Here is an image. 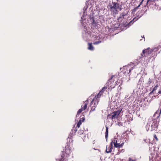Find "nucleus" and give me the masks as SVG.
I'll return each mask as SVG.
<instances>
[{
  "label": "nucleus",
  "instance_id": "1",
  "mask_svg": "<svg viewBox=\"0 0 161 161\" xmlns=\"http://www.w3.org/2000/svg\"><path fill=\"white\" fill-rule=\"evenodd\" d=\"M158 124V122L155 119L149 120L146 125V128L148 129L147 130L157 131Z\"/></svg>",
  "mask_w": 161,
  "mask_h": 161
},
{
  "label": "nucleus",
  "instance_id": "2",
  "mask_svg": "<svg viewBox=\"0 0 161 161\" xmlns=\"http://www.w3.org/2000/svg\"><path fill=\"white\" fill-rule=\"evenodd\" d=\"M112 3L113 5H110L108 6L110 11L113 13L114 14H117L119 10H121V7L117 3L112 2Z\"/></svg>",
  "mask_w": 161,
  "mask_h": 161
},
{
  "label": "nucleus",
  "instance_id": "3",
  "mask_svg": "<svg viewBox=\"0 0 161 161\" xmlns=\"http://www.w3.org/2000/svg\"><path fill=\"white\" fill-rule=\"evenodd\" d=\"M114 77V75H112L106 83V84L108 87V89L110 91H111L112 90L115 88L116 85V81L114 82L115 80L113 78Z\"/></svg>",
  "mask_w": 161,
  "mask_h": 161
},
{
  "label": "nucleus",
  "instance_id": "4",
  "mask_svg": "<svg viewBox=\"0 0 161 161\" xmlns=\"http://www.w3.org/2000/svg\"><path fill=\"white\" fill-rule=\"evenodd\" d=\"M99 101V99H96L95 98L92 100L90 103V106L91 108V109L90 111V113L95 110L97 105L98 104Z\"/></svg>",
  "mask_w": 161,
  "mask_h": 161
},
{
  "label": "nucleus",
  "instance_id": "5",
  "mask_svg": "<svg viewBox=\"0 0 161 161\" xmlns=\"http://www.w3.org/2000/svg\"><path fill=\"white\" fill-rule=\"evenodd\" d=\"M153 50L149 47L143 50L142 51V53L141 54V58L146 57L151 54L153 51Z\"/></svg>",
  "mask_w": 161,
  "mask_h": 161
},
{
  "label": "nucleus",
  "instance_id": "6",
  "mask_svg": "<svg viewBox=\"0 0 161 161\" xmlns=\"http://www.w3.org/2000/svg\"><path fill=\"white\" fill-rule=\"evenodd\" d=\"M88 103V100H86L81 106V108L80 109L77 113V116L81 113L83 110H86L87 108Z\"/></svg>",
  "mask_w": 161,
  "mask_h": 161
},
{
  "label": "nucleus",
  "instance_id": "7",
  "mask_svg": "<svg viewBox=\"0 0 161 161\" xmlns=\"http://www.w3.org/2000/svg\"><path fill=\"white\" fill-rule=\"evenodd\" d=\"M122 109H121L120 110H118L112 113V119H113L117 118L119 115L122 111Z\"/></svg>",
  "mask_w": 161,
  "mask_h": 161
},
{
  "label": "nucleus",
  "instance_id": "8",
  "mask_svg": "<svg viewBox=\"0 0 161 161\" xmlns=\"http://www.w3.org/2000/svg\"><path fill=\"white\" fill-rule=\"evenodd\" d=\"M114 145L115 147H122L124 144V143H122L121 144H120L119 143V141H117V138H115L114 139Z\"/></svg>",
  "mask_w": 161,
  "mask_h": 161
},
{
  "label": "nucleus",
  "instance_id": "9",
  "mask_svg": "<svg viewBox=\"0 0 161 161\" xmlns=\"http://www.w3.org/2000/svg\"><path fill=\"white\" fill-rule=\"evenodd\" d=\"M112 142H113L111 143L109 146H106V152L107 153H111L112 151V149L113 148Z\"/></svg>",
  "mask_w": 161,
  "mask_h": 161
},
{
  "label": "nucleus",
  "instance_id": "10",
  "mask_svg": "<svg viewBox=\"0 0 161 161\" xmlns=\"http://www.w3.org/2000/svg\"><path fill=\"white\" fill-rule=\"evenodd\" d=\"M127 16L126 14L123 13L121 14L120 16L117 19L119 21H121L125 19V16Z\"/></svg>",
  "mask_w": 161,
  "mask_h": 161
},
{
  "label": "nucleus",
  "instance_id": "11",
  "mask_svg": "<svg viewBox=\"0 0 161 161\" xmlns=\"http://www.w3.org/2000/svg\"><path fill=\"white\" fill-rule=\"evenodd\" d=\"M158 0H147L146 3V4L144 5V6L146 7V6H147L148 5L150 4L151 3L155 2L156 1H158Z\"/></svg>",
  "mask_w": 161,
  "mask_h": 161
},
{
  "label": "nucleus",
  "instance_id": "12",
  "mask_svg": "<svg viewBox=\"0 0 161 161\" xmlns=\"http://www.w3.org/2000/svg\"><path fill=\"white\" fill-rule=\"evenodd\" d=\"M64 153L62 152V154L61 155V158L59 159V161H64L65 160L66 161V158L65 157V154H64Z\"/></svg>",
  "mask_w": 161,
  "mask_h": 161
},
{
  "label": "nucleus",
  "instance_id": "13",
  "mask_svg": "<svg viewBox=\"0 0 161 161\" xmlns=\"http://www.w3.org/2000/svg\"><path fill=\"white\" fill-rule=\"evenodd\" d=\"M88 49L91 51H92L94 50V48L92 46V43H88Z\"/></svg>",
  "mask_w": 161,
  "mask_h": 161
},
{
  "label": "nucleus",
  "instance_id": "14",
  "mask_svg": "<svg viewBox=\"0 0 161 161\" xmlns=\"http://www.w3.org/2000/svg\"><path fill=\"white\" fill-rule=\"evenodd\" d=\"M108 87V86L105 84V86L103 87L102 90L100 91V93H102L103 94V93L107 90Z\"/></svg>",
  "mask_w": 161,
  "mask_h": 161
},
{
  "label": "nucleus",
  "instance_id": "15",
  "mask_svg": "<svg viewBox=\"0 0 161 161\" xmlns=\"http://www.w3.org/2000/svg\"><path fill=\"white\" fill-rule=\"evenodd\" d=\"M108 128L107 127H106V131L105 133V136L106 138L107 139L108 136Z\"/></svg>",
  "mask_w": 161,
  "mask_h": 161
},
{
  "label": "nucleus",
  "instance_id": "16",
  "mask_svg": "<svg viewBox=\"0 0 161 161\" xmlns=\"http://www.w3.org/2000/svg\"><path fill=\"white\" fill-rule=\"evenodd\" d=\"M83 132H84L83 130H79L78 132V134L79 135H81L83 134Z\"/></svg>",
  "mask_w": 161,
  "mask_h": 161
},
{
  "label": "nucleus",
  "instance_id": "17",
  "mask_svg": "<svg viewBox=\"0 0 161 161\" xmlns=\"http://www.w3.org/2000/svg\"><path fill=\"white\" fill-rule=\"evenodd\" d=\"M81 124V120H80V121L78 122L77 124V127L79 128L80 127V125Z\"/></svg>",
  "mask_w": 161,
  "mask_h": 161
},
{
  "label": "nucleus",
  "instance_id": "18",
  "mask_svg": "<svg viewBox=\"0 0 161 161\" xmlns=\"http://www.w3.org/2000/svg\"><path fill=\"white\" fill-rule=\"evenodd\" d=\"M103 94L102 93H100V92H99L98 93V94L97 95V98H95L96 99H98V98H99L100 96Z\"/></svg>",
  "mask_w": 161,
  "mask_h": 161
},
{
  "label": "nucleus",
  "instance_id": "19",
  "mask_svg": "<svg viewBox=\"0 0 161 161\" xmlns=\"http://www.w3.org/2000/svg\"><path fill=\"white\" fill-rule=\"evenodd\" d=\"M153 81V79H152L149 78L147 84L150 85Z\"/></svg>",
  "mask_w": 161,
  "mask_h": 161
},
{
  "label": "nucleus",
  "instance_id": "20",
  "mask_svg": "<svg viewBox=\"0 0 161 161\" xmlns=\"http://www.w3.org/2000/svg\"><path fill=\"white\" fill-rule=\"evenodd\" d=\"M101 42V41H96V42H94L93 43V44H94V45H97V44H99V43H100Z\"/></svg>",
  "mask_w": 161,
  "mask_h": 161
},
{
  "label": "nucleus",
  "instance_id": "21",
  "mask_svg": "<svg viewBox=\"0 0 161 161\" xmlns=\"http://www.w3.org/2000/svg\"><path fill=\"white\" fill-rule=\"evenodd\" d=\"M158 86V85L157 84L154 87V88H153V91H156V90H157Z\"/></svg>",
  "mask_w": 161,
  "mask_h": 161
},
{
  "label": "nucleus",
  "instance_id": "22",
  "mask_svg": "<svg viewBox=\"0 0 161 161\" xmlns=\"http://www.w3.org/2000/svg\"><path fill=\"white\" fill-rule=\"evenodd\" d=\"M144 1H145V0H142V1L140 3V4L138 6V7H140L141 5H142L143 4Z\"/></svg>",
  "mask_w": 161,
  "mask_h": 161
},
{
  "label": "nucleus",
  "instance_id": "23",
  "mask_svg": "<svg viewBox=\"0 0 161 161\" xmlns=\"http://www.w3.org/2000/svg\"><path fill=\"white\" fill-rule=\"evenodd\" d=\"M139 7L138 6L136 7L135 8H134L133 10V12H136V10H137V9H138Z\"/></svg>",
  "mask_w": 161,
  "mask_h": 161
},
{
  "label": "nucleus",
  "instance_id": "24",
  "mask_svg": "<svg viewBox=\"0 0 161 161\" xmlns=\"http://www.w3.org/2000/svg\"><path fill=\"white\" fill-rule=\"evenodd\" d=\"M153 136L154 138L157 141H158V137H157L156 135L155 134Z\"/></svg>",
  "mask_w": 161,
  "mask_h": 161
},
{
  "label": "nucleus",
  "instance_id": "25",
  "mask_svg": "<svg viewBox=\"0 0 161 161\" xmlns=\"http://www.w3.org/2000/svg\"><path fill=\"white\" fill-rule=\"evenodd\" d=\"M128 121H132L133 120V119L131 117H128Z\"/></svg>",
  "mask_w": 161,
  "mask_h": 161
},
{
  "label": "nucleus",
  "instance_id": "26",
  "mask_svg": "<svg viewBox=\"0 0 161 161\" xmlns=\"http://www.w3.org/2000/svg\"><path fill=\"white\" fill-rule=\"evenodd\" d=\"M128 161H137L136 159H133L131 158H129Z\"/></svg>",
  "mask_w": 161,
  "mask_h": 161
},
{
  "label": "nucleus",
  "instance_id": "27",
  "mask_svg": "<svg viewBox=\"0 0 161 161\" xmlns=\"http://www.w3.org/2000/svg\"><path fill=\"white\" fill-rule=\"evenodd\" d=\"M85 119L84 117H82V118L80 119V120H81V122H83Z\"/></svg>",
  "mask_w": 161,
  "mask_h": 161
},
{
  "label": "nucleus",
  "instance_id": "28",
  "mask_svg": "<svg viewBox=\"0 0 161 161\" xmlns=\"http://www.w3.org/2000/svg\"><path fill=\"white\" fill-rule=\"evenodd\" d=\"M134 19H133L129 23V24H132L133 23V20H134Z\"/></svg>",
  "mask_w": 161,
  "mask_h": 161
},
{
  "label": "nucleus",
  "instance_id": "29",
  "mask_svg": "<svg viewBox=\"0 0 161 161\" xmlns=\"http://www.w3.org/2000/svg\"><path fill=\"white\" fill-rule=\"evenodd\" d=\"M142 78H141L140 79H139V81H142Z\"/></svg>",
  "mask_w": 161,
  "mask_h": 161
},
{
  "label": "nucleus",
  "instance_id": "30",
  "mask_svg": "<svg viewBox=\"0 0 161 161\" xmlns=\"http://www.w3.org/2000/svg\"><path fill=\"white\" fill-rule=\"evenodd\" d=\"M154 91H153V90H152V91L150 93V94H152V93L153 92H154Z\"/></svg>",
  "mask_w": 161,
  "mask_h": 161
},
{
  "label": "nucleus",
  "instance_id": "31",
  "mask_svg": "<svg viewBox=\"0 0 161 161\" xmlns=\"http://www.w3.org/2000/svg\"><path fill=\"white\" fill-rule=\"evenodd\" d=\"M146 140H147V139H144V142H146Z\"/></svg>",
  "mask_w": 161,
  "mask_h": 161
},
{
  "label": "nucleus",
  "instance_id": "32",
  "mask_svg": "<svg viewBox=\"0 0 161 161\" xmlns=\"http://www.w3.org/2000/svg\"><path fill=\"white\" fill-rule=\"evenodd\" d=\"M68 156H69V154H67V155H66V156L67 157H68Z\"/></svg>",
  "mask_w": 161,
  "mask_h": 161
},
{
  "label": "nucleus",
  "instance_id": "33",
  "mask_svg": "<svg viewBox=\"0 0 161 161\" xmlns=\"http://www.w3.org/2000/svg\"><path fill=\"white\" fill-rule=\"evenodd\" d=\"M131 71V69H130V70H129V73Z\"/></svg>",
  "mask_w": 161,
  "mask_h": 161
},
{
  "label": "nucleus",
  "instance_id": "34",
  "mask_svg": "<svg viewBox=\"0 0 161 161\" xmlns=\"http://www.w3.org/2000/svg\"><path fill=\"white\" fill-rule=\"evenodd\" d=\"M143 37H144V40L145 41V38H144V36H143Z\"/></svg>",
  "mask_w": 161,
  "mask_h": 161
},
{
  "label": "nucleus",
  "instance_id": "35",
  "mask_svg": "<svg viewBox=\"0 0 161 161\" xmlns=\"http://www.w3.org/2000/svg\"><path fill=\"white\" fill-rule=\"evenodd\" d=\"M65 151H66V152H65V153L67 152V151H66V149H65Z\"/></svg>",
  "mask_w": 161,
  "mask_h": 161
}]
</instances>
